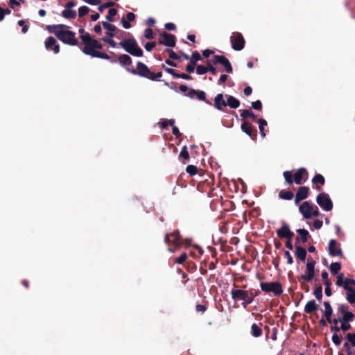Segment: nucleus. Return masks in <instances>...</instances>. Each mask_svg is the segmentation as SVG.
<instances>
[{
    "label": "nucleus",
    "mask_w": 355,
    "mask_h": 355,
    "mask_svg": "<svg viewBox=\"0 0 355 355\" xmlns=\"http://www.w3.org/2000/svg\"><path fill=\"white\" fill-rule=\"evenodd\" d=\"M332 341L335 345L339 346L342 343L340 336H339L338 333H333Z\"/></svg>",
    "instance_id": "09e8293b"
},
{
    "label": "nucleus",
    "mask_w": 355,
    "mask_h": 355,
    "mask_svg": "<svg viewBox=\"0 0 355 355\" xmlns=\"http://www.w3.org/2000/svg\"><path fill=\"white\" fill-rule=\"evenodd\" d=\"M69 26L64 24L48 25L46 29L49 33L55 34L57 38L63 43L76 46L78 40L76 38L75 33L68 30Z\"/></svg>",
    "instance_id": "f257e3e1"
},
{
    "label": "nucleus",
    "mask_w": 355,
    "mask_h": 355,
    "mask_svg": "<svg viewBox=\"0 0 355 355\" xmlns=\"http://www.w3.org/2000/svg\"><path fill=\"white\" fill-rule=\"evenodd\" d=\"M95 55L98 58L105 59L109 60L111 63H116L117 60L114 58H112L110 55L103 53H96Z\"/></svg>",
    "instance_id": "4c0bfd02"
},
{
    "label": "nucleus",
    "mask_w": 355,
    "mask_h": 355,
    "mask_svg": "<svg viewBox=\"0 0 355 355\" xmlns=\"http://www.w3.org/2000/svg\"><path fill=\"white\" fill-rule=\"evenodd\" d=\"M119 46L132 56L142 57L144 55L143 50L139 46L137 40L134 37H130L122 40L119 43Z\"/></svg>",
    "instance_id": "39448f33"
},
{
    "label": "nucleus",
    "mask_w": 355,
    "mask_h": 355,
    "mask_svg": "<svg viewBox=\"0 0 355 355\" xmlns=\"http://www.w3.org/2000/svg\"><path fill=\"white\" fill-rule=\"evenodd\" d=\"M318 305L314 300H309L307 302L304 306V311L306 313L311 314L318 310Z\"/></svg>",
    "instance_id": "c756f323"
},
{
    "label": "nucleus",
    "mask_w": 355,
    "mask_h": 355,
    "mask_svg": "<svg viewBox=\"0 0 355 355\" xmlns=\"http://www.w3.org/2000/svg\"><path fill=\"white\" fill-rule=\"evenodd\" d=\"M232 47L235 51H241L245 44V41L242 34L239 32H233L230 37Z\"/></svg>",
    "instance_id": "9b49d317"
},
{
    "label": "nucleus",
    "mask_w": 355,
    "mask_h": 355,
    "mask_svg": "<svg viewBox=\"0 0 355 355\" xmlns=\"http://www.w3.org/2000/svg\"><path fill=\"white\" fill-rule=\"evenodd\" d=\"M283 175L288 184L291 185L295 182L296 184L300 185L308 179L309 173L306 168H300L295 171L294 175L292 171H286L283 173Z\"/></svg>",
    "instance_id": "20e7f679"
},
{
    "label": "nucleus",
    "mask_w": 355,
    "mask_h": 355,
    "mask_svg": "<svg viewBox=\"0 0 355 355\" xmlns=\"http://www.w3.org/2000/svg\"><path fill=\"white\" fill-rule=\"evenodd\" d=\"M314 296L315 297V298L319 301L320 302L321 300H322V288L321 286H319L318 287L315 288V291H314Z\"/></svg>",
    "instance_id": "37998d69"
},
{
    "label": "nucleus",
    "mask_w": 355,
    "mask_h": 355,
    "mask_svg": "<svg viewBox=\"0 0 355 355\" xmlns=\"http://www.w3.org/2000/svg\"><path fill=\"white\" fill-rule=\"evenodd\" d=\"M333 320H336V322L333 323L334 325L330 327V331L332 333H338L340 331V327L338 326V322H340V318H334Z\"/></svg>",
    "instance_id": "a19ab883"
},
{
    "label": "nucleus",
    "mask_w": 355,
    "mask_h": 355,
    "mask_svg": "<svg viewBox=\"0 0 355 355\" xmlns=\"http://www.w3.org/2000/svg\"><path fill=\"white\" fill-rule=\"evenodd\" d=\"M336 284L338 286L343 287V288L345 289V285L351 284L352 286H355V280L354 279H348V278H346L345 279H344L343 273H340L337 276Z\"/></svg>",
    "instance_id": "5701e85b"
},
{
    "label": "nucleus",
    "mask_w": 355,
    "mask_h": 355,
    "mask_svg": "<svg viewBox=\"0 0 355 355\" xmlns=\"http://www.w3.org/2000/svg\"><path fill=\"white\" fill-rule=\"evenodd\" d=\"M160 37L162 40H159L158 43L169 47H174L175 46V36L174 35L162 32L160 33Z\"/></svg>",
    "instance_id": "2eb2a0df"
},
{
    "label": "nucleus",
    "mask_w": 355,
    "mask_h": 355,
    "mask_svg": "<svg viewBox=\"0 0 355 355\" xmlns=\"http://www.w3.org/2000/svg\"><path fill=\"white\" fill-rule=\"evenodd\" d=\"M179 156H180V157H183V158H184V159H189V153H188L187 148V146H184L182 148V150H181V151H180V153Z\"/></svg>",
    "instance_id": "6e6d98bb"
},
{
    "label": "nucleus",
    "mask_w": 355,
    "mask_h": 355,
    "mask_svg": "<svg viewBox=\"0 0 355 355\" xmlns=\"http://www.w3.org/2000/svg\"><path fill=\"white\" fill-rule=\"evenodd\" d=\"M207 307L204 304H197L196 306V310L197 312L204 313L207 311Z\"/></svg>",
    "instance_id": "774afa93"
},
{
    "label": "nucleus",
    "mask_w": 355,
    "mask_h": 355,
    "mask_svg": "<svg viewBox=\"0 0 355 355\" xmlns=\"http://www.w3.org/2000/svg\"><path fill=\"white\" fill-rule=\"evenodd\" d=\"M312 183L316 185L315 189L318 191H320L321 186L325 183L324 178L321 174H316L312 179Z\"/></svg>",
    "instance_id": "cd10ccee"
},
{
    "label": "nucleus",
    "mask_w": 355,
    "mask_h": 355,
    "mask_svg": "<svg viewBox=\"0 0 355 355\" xmlns=\"http://www.w3.org/2000/svg\"><path fill=\"white\" fill-rule=\"evenodd\" d=\"M114 3L112 2V1H108L107 3H105L102 5H100L98 7V10L99 12H103V10L105 9V8H110V7H112L113 6H114Z\"/></svg>",
    "instance_id": "8fccbe9b"
},
{
    "label": "nucleus",
    "mask_w": 355,
    "mask_h": 355,
    "mask_svg": "<svg viewBox=\"0 0 355 355\" xmlns=\"http://www.w3.org/2000/svg\"><path fill=\"white\" fill-rule=\"evenodd\" d=\"M144 37L148 40H152L155 37V34L152 28H148L145 30Z\"/></svg>",
    "instance_id": "603ef678"
},
{
    "label": "nucleus",
    "mask_w": 355,
    "mask_h": 355,
    "mask_svg": "<svg viewBox=\"0 0 355 355\" xmlns=\"http://www.w3.org/2000/svg\"><path fill=\"white\" fill-rule=\"evenodd\" d=\"M186 171L190 175H194L198 173V168L194 165H188L186 168Z\"/></svg>",
    "instance_id": "49530a36"
},
{
    "label": "nucleus",
    "mask_w": 355,
    "mask_h": 355,
    "mask_svg": "<svg viewBox=\"0 0 355 355\" xmlns=\"http://www.w3.org/2000/svg\"><path fill=\"white\" fill-rule=\"evenodd\" d=\"M260 130V135L262 137H265L264 127L267 125V121L263 119H259L257 121Z\"/></svg>",
    "instance_id": "e433bc0d"
},
{
    "label": "nucleus",
    "mask_w": 355,
    "mask_h": 355,
    "mask_svg": "<svg viewBox=\"0 0 355 355\" xmlns=\"http://www.w3.org/2000/svg\"><path fill=\"white\" fill-rule=\"evenodd\" d=\"M250 334L252 336L258 338L262 335L263 331L258 324L254 323L251 326Z\"/></svg>",
    "instance_id": "7c9ffc66"
},
{
    "label": "nucleus",
    "mask_w": 355,
    "mask_h": 355,
    "mask_svg": "<svg viewBox=\"0 0 355 355\" xmlns=\"http://www.w3.org/2000/svg\"><path fill=\"white\" fill-rule=\"evenodd\" d=\"M80 37L84 45L82 51L85 54L96 58V53H103V52L96 51V49H102L103 45L96 39L92 38L89 33L80 35Z\"/></svg>",
    "instance_id": "f03ea898"
},
{
    "label": "nucleus",
    "mask_w": 355,
    "mask_h": 355,
    "mask_svg": "<svg viewBox=\"0 0 355 355\" xmlns=\"http://www.w3.org/2000/svg\"><path fill=\"white\" fill-rule=\"evenodd\" d=\"M166 51L168 53V56L171 59L173 60H180V57L175 53L172 49H166Z\"/></svg>",
    "instance_id": "864d4df0"
},
{
    "label": "nucleus",
    "mask_w": 355,
    "mask_h": 355,
    "mask_svg": "<svg viewBox=\"0 0 355 355\" xmlns=\"http://www.w3.org/2000/svg\"><path fill=\"white\" fill-rule=\"evenodd\" d=\"M351 284L345 285V290L347 291L346 299L350 304L355 303V286L352 287Z\"/></svg>",
    "instance_id": "393cba45"
},
{
    "label": "nucleus",
    "mask_w": 355,
    "mask_h": 355,
    "mask_svg": "<svg viewBox=\"0 0 355 355\" xmlns=\"http://www.w3.org/2000/svg\"><path fill=\"white\" fill-rule=\"evenodd\" d=\"M241 116L243 119L250 117L253 121L257 119L256 115L250 110H243L241 113Z\"/></svg>",
    "instance_id": "c9c22d12"
},
{
    "label": "nucleus",
    "mask_w": 355,
    "mask_h": 355,
    "mask_svg": "<svg viewBox=\"0 0 355 355\" xmlns=\"http://www.w3.org/2000/svg\"><path fill=\"white\" fill-rule=\"evenodd\" d=\"M213 64H220L224 67L225 71L227 73H232L233 69L229 60L224 55H215L213 57Z\"/></svg>",
    "instance_id": "ddd939ff"
},
{
    "label": "nucleus",
    "mask_w": 355,
    "mask_h": 355,
    "mask_svg": "<svg viewBox=\"0 0 355 355\" xmlns=\"http://www.w3.org/2000/svg\"><path fill=\"white\" fill-rule=\"evenodd\" d=\"M316 202L324 211H329L333 209V202L329 196L324 193H320L316 196Z\"/></svg>",
    "instance_id": "9d476101"
},
{
    "label": "nucleus",
    "mask_w": 355,
    "mask_h": 355,
    "mask_svg": "<svg viewBox=\"0 0 355 355\" xmlns=\"http://www.w3.org/2000/svg\"><path fill=\"white\" fill-rule=\"evenodd\" d=\"M341 268V263L339 262H334L331 263L329 266L330 272L332 275H336L338 274V271Z\"/></svg>",
    "instance_id": "f704fd0d"
},
{
    "label": "nucleus",
    "mask_w": 355,
    "mask_h": 355,
    "mask_svg": "<svg viewBox=\"0 0 355 355\" xmlns=\"http://www.w3.org/2000/svg\"><path fill=\"white\" fill-rule=\"evenodd\" d=\"M185 96L191 98H194V96H196V98L198 100L204 101L207 104L211 105V103L209 101L207 100L205 92L202 90H196L191 88L189 89L187 94H185Z\"/></svg>",
    "instance_id": "f3484780"
},
{
    "label": "nucleus",
    "mask_w": 355,
    "mask_h": 355,
    "mask_svg": "<svg viewBox=\"0 0 355 355\" xmlns=\"http://www.w3.org/2000/svg\"><path fill=\"white\" fill-rule=\"evenodd\" d=\"M252 107L257 110H261L262 103L259 100H257L252 103Z\"/></svg>",
    "instance_id": "e2e57ef3"
},
{
    "label": "nucleus",
    "mask_w": 355,
    "mask_h": 355,
    "mask_svg": "<svg viewBox=\"0 0 355 355\" xmlns=\"http://www.w3.org/2000/svg\"><path fill=\"white\" fill-rule=\"evenodd\" d=\"M354 314L352 312L349 311L345 314L342 318H340V322H352L354 318Z\"/></svg>",
    "instance_id": "ea45409f"
},
{
    "label": "nucleus",
    "mask_w": 355,
    "mask_h": 355,
    "mask_svg": "<svg viewBox=\"0 0 355 355\" xmlns=\"http://www.w3.org/2000/svg\"><path fill=\"white\" fill-rule=\"evenodd\" d=\"M352 328V325L349 322H340V329L343 332L349 330Z\"/></svg>",
    "instance_id": "3c124183"
},
{
    "label": "nucleus",
    "mask_w": 355,
    "mask_h": 355,
    "mask_svg": "<svg viewBox=\"0 0 355 355\" xmlns=\"http://www.w3.org/2000/svg\"><path fill=\"white\" fill-rule=\"evenodd\" d=\"M309 188L305 186L300 187L295 196V204L298 205L300 202L306 199L309 196Z\"/></svg>",
    "instance_id": "a211bd4d"
},
{
    "label": "nucleus",
    "mask_w": 355,
    "mask_h": 355,
    "mask_svg": "<svg viewBox=\"0 0 355 355\" xmlns=\"http://www.w3.org/2000/svg\"><path fill=\"white\" fill-rule=\"evenodd\" d=\"M232 298L235 300H243L242 306L245 309L248 304H251L254 300L256 295H254L249 291H244L241 289H232L231 291Z\"/></svg>",
    "instance_id": "423d86ee"
},
{
    "label": "nucleus",
    "mask_w": 355,
    "mask_h": 355,
    "mask_svg": "<svg viewBox=\"0 0 355 355\" xmlns=\"http://www.w3.org/2000/svg\"><path fill=\"white\" fill-rule=\"evenodd\" d=\"M112 37H109L108 36H105L101 40L108 44L110 46L115 48L119 44H117L114 40L112 39Z\"/></svg>",
    "instance_id": "c03bdc74"
},
{
    "label": "nucleus",
    "mask_w": 355,
    "mask_h": 355,
    "mask_svg": "<svg viewBox=\"0 0 355 355\" xmlns=\"http://www.w3.org/2000/svg\"><path fill=\"white\" fill-rule=\"evenodd\" d=\"M89 12V8L86 6H83L78 9V16L79 17H83L85 15H87Z\"/></svg>",
    "instance_id": "a18cd8bd"
},
{
    "label": "nucleus",
    "mask_w": 355,
    "mask_h": 355,
    "mask_svg": "<svg viewBox=\"0 0 355 355\" xmlns=\"http://www.w3.org/2000/svg\"><path fill=\"white\" fill-rule=\"evenodd\" d=\"M312 209L313 204L309 201H304L299 206V211L304 219H310L312 218Z\"/></svg>",
    "instance_id": "dca6fc26"
},
{
    "label": "nucleus",
    "mask_w": 355,
    "mask_h": 355,
    "mask_svg": "<svg viewBox=\"0 0 355 355\" xmlns=\"http://www.w3.org/2000/svg\"><path fill=\"white\" fill-rule=\"evenodd\" d=\"M207 71L211 72L213 75L216 74V68L213 67V65L211 64V62L209 60L207 61Z\"/></svg>",
    "instance_id": "052dcab7"
},
{
    "label": "nucleus",
    "mask_w": 355,
    "mask_h": 355,
    "mask_svg": "<svg viewBox=\"0 0 355 355\" xmlns=\"http://www.w3.org/2000/svg\"><path fill=\"white\" fill-rule=\"evenodd\" d=\"M156 46V43L155 42H147L144 47H145V49L147 51H151Z\"/></svg>",
    "instance_id": "69168bd1"
},
{
    "label": "nucleus",
    "mask_w": 355,
    "mask_h": 355,
    "mask_svg": "<svg viewBox=\"0 0 355 355\" xmlns=\"http://www.w3.org/2000/svg\"><path fill=\"white\" fill-rule=\"evenodd\" d=\"M316 261L311 257L308 258L307 263L306 264V272L298 277V280H304L306 282H311L315 277V266Z\"/></svg>",
    "instance_id": "6e6552de"
},
{
    "label": "nucleus",
    "mask_w": 355,
    "mask_h": 355,
    "mask_svg": "<svg viewBox=\"0 0 355 355\" xmlns=\"http://www.w3.org/2000/svg\"><path fill=\"white\" fill-rule=\"evenodd\" d=\"M62 16L63 17H64L65 19H73L76 17V10H71V9L65 8L62 12Z\"/></svg>",
    "instance_id": "473e14b6"
},
{
    "label": "nucleus",
    "mask_w": 355,
    "mask_h": 355,
    "mask_svg": "<svg viewBox=\"0 0 355 355\" xmlns=\"http://www.w3.org/2000/svg\"><path fill=\"white\" fill-rule=\"evenodd\" d=\"M118 62L123 67H125V69L127 68H130L129 67L132 65V58L127 54H121L118 56L117 59Z\"/></svg>",
    "instance_id": "a878e982"
},
{
    "label": "nucleus",
    "mask_w": 355,
    "mask_h": 355,
    "mask_svg": "<svg viewBox=\"0 0 355 355\" xmlns=\"http://www.w3.org/2000/svg\"><path fill=\"white\" fill-rule=\"evenodd\" d=\"M295 254L297 259L301 261H304L306 258L307 253L306 250L304 248L300 245H296Z\"/></svg>",
    "instance_id": "bb28decb"
},
{
    "label": "nucleus",
    "mask_w": 355,
    "mask_h": 355,
    "mask_svg": "<svg viewBox=\"0 0 355 355\" xmlns=\"http://www.w3.org/2000/svg\"><path fill=\"white\" fill-rule=\"evenodd\" d=\"M214 106L216 109L220 111L223 110V107L227 106L226 101L224 100L223 94H218L214 98Z\"/></svg>",
    "instance_id": "b1692460"
},
{
    "label": "nucleus",
    "mask_w": 355,
    "mask_h": 355,
    "mask_svg": "<svg viewBox=\"0 0 355 355\" xmlns=\"http://www.w3.org/2000/svg\"><path fill=\"white\" fill-rule=\"evenodd\" d=\"M297 232L300 236V239L303 243L308 241V238L310 236L309 232L305 229H298Z\"/></svg>",
    "instance_id": "72a5a7b5"
},
{
    "label": "nucleus",
    "mask_w": 355,
    "mask_h": 355,
    "mask_svg": "<svg viewBox=\"0 0 355 355\" xmlns=\"http://www.w3.org/2000/svg\"><path fill=\"white\" fill-rule=\"evenodd\" d=\"M103 27L106 29L107 31L105 33L106 36L109 37H113L116 35L117 33H123L122 31L119 30L116 26L108 23L107 21H102Z\"/></svg>",
    "instance_id": "aec40b11"
},
{
    "label": "nucleus",
    "mask_w": 355,
    "mask_h": 355,
    "mask_svg": "<svg viewBox=\"0 0 355 355\" xmlns=\"http://www.w3.org/2000/svg\"><path fill=\"white\" fill-rule=\"evenodd\" d=\"M323 305L324 306V311L323 313H324V315L327 321L329 323H336V320H332V318H331V315L333 313V309L330 304V302L328 301H325L323 302Z\"/></svg>",
    "instance_id": "4be33fe9"
},
{
    "label": "nucleus",
    "mask_w": 355,
    "mask_h": 355,
    "mask_svg": "<svg viewBox=\"0 0 355 355\" xmlns=\"http://www.w3.org/2000/svg\"><path fill=\"white\" fill-rule=\"evenodd\" d=\"M164 243L167 245L172 244L175 247H180V245H182L183 244H185L186 245H189L190 240L184 239V241H182L180 232H179V230H176L171 234L166 233L165 234Z\"/></svg>",
    "instance_id": "0eeeda50"
},
{
    "label": "nucleus",
    "mask_w": 355,
    "mask_h": 355,
    "mask_svg": "<svg viewBox=\"0 0 355 355\" xmlns=\"http://www.w3.org/2000/svg\"><path fill=\"white\" fill-rule=\"evenodd\" d=\"M241 128L242 131L248 135L252 139L255 140L257 139V129L249 121L244 120L241 125Z\"/></svg>",
    "instance_id": "4468645a"
},
{
    "label": "nucleus",
    "mask_w": 355,
    "mask_h": 355,
    "mask_svg": "<svg viewBox=\"0 0 355 355\" xmlns=\"http://www.w3.org/2000/svg\"><path fill=\"white\" fill-rule=\"evenodd\" d=\"M24 3V0H9V6L14 9L15 6H19L20 3Z\"/></svg>",
    "instance_id": "13d9d810"
},
{
    "label": "nucleus",
    "mask_w": 355,
    "mask_h": 355,
    "mask_svg": "<svg viewBox=\"0 0 355 355\" xmlns=\"http://www.w3.org/2000/svg\"><path fill=\"white\" fill-rule=\"evenodd\" d=\"M260 287L263 291L272 292L275 296H279L283 293L282 285L279 282H261Z\"/></svg>",
    "instance_id": "1a4fd4ad"
},
{
    "label": "nucleus",
    "mask_w": 355,
    "mask_h": 355,
    "mask_svg": "<svg viewBox=\"0 0 355 355\" xmlns=\"http://www.w3.org/2000/svg\"><path fill=\"white\" fill-rule=\"evenodd\" d=\"M227 98L226 104L227 106L228 105L230 108L236 109L238 108L240 105V101L235 97L230 96V95H225Z\"/></svg>",
    "instance_id": "c85d7f7f"
},
{
    "label": "nucleus",
    "mask_w": 355,
    "mask_h": 355,
    "mask_svg": "<svg viewBox=\"0 0 355 355\" xmlns=\"http://www.w3.org/2000/svg\"><path fill=\"white\" fill-rule=\"evenodd\" d=\"M45 47L47 50H52L55 53L60 51V45L57 44L56 40L53 37H49L45 41Z\"/></svg>",
    "instance_id": "412c9836"
},
{
    "label": "nucleus",
    "mask_w": 355,
    "mask_h": 355,
    "mask_svg": "<svg viewBox=\"0 0 355 355\" xmlns=\"http://www.w3.org/2000/svg\"><path fill=\"white\" fill-rule=\"evenodd\" d=\"M294 197L291 191L282 189L279 192V198L286 200H291Z\"/></svg>",
    "instance_id": "2f4dec72"
},
{
    "label": "nucleus",
    "mask_w": 355,
    "mask_h": 355,
    "mask_svg": "<svg viewBox=\"0 0 355 355\" xmlns=\"http://www.w3.org/2000/svg\"><path fill=\"white\" fill-rule=\"evenodd\" d=\"M338 312L343 315L349 312V306L347 304H339L338 308Z\"/></svg>",
    "instance_id": "de8ad7c7"
},
{
    "label": "nucleus",
    "mask_w": 355,
    "mask_h": 355,
    "mask_svg": "<svg viewBox=\"0 0 355 355\" xmlns=\"http://www.w3.org/2000/svg\"><path fill=\"white\" fill-rule=\"evenodd\" d=\"M355 334L354 333H347L346 334L347 343H349L352 347H355Z\"/></svg>",
    "instance_id": "79ce46f5"
},
{
    "label": "nucleus",
    "mask_w": 355,
    "mask_h": 355,
    "mask_svg": "<svg viewBox=\"0 0 355 355\" xmlns=\"http://www.w3.org/2000/svg\"><path fill=\"white\" fill-rule=\"evenodd\" d=\"M187 259V253L183 252L179 257L175 259V262L178 264H182L186 261Z\"/></svg>",
    "instance_id": "4d7b16f0"
},
{
    "label": "nucleus",
    "mask_w": 355,
    "mask_h": 355,
    "mask_svg": "<svg viewBox=\"0 0 355 355\" xmlns=\"http://www.w3.org/2000/svg\"><path fill=\"white\" fill-rule=\"evenodd\" d=\"M117 14V10L115 8H110L108 10V14L106 16V19L110 22H113L114 21V17Z\"/></svg>",
    "instance_id": "58836bf2"
},
{
    "label": "nucleus",
    "mask_w": 355,
    "mask_h": 355,
    "mask_svg": "<svg viewBox=\"0 0 355 355\" xmlns=\"http://www.w3.org/2000/svg\"><path fill=\"white\" fill-rule=\"evenodd\" d=\"M162 68L168 73L171 74L173 76V78H175L177 77V75H178V72L172 69V68H168V67H166L164 64H162Z\"/></svg>",
    "instance_id": "5fc2aeb1"
},
{
    "label": "nucleus",
    "mask_w": 355,
    "mask_h": 355,
    "mask_svg": "<svg viewBox=\"0 0 355 355\" xmlns=\"http://www.w3.org/2000/svg\"><path fill=\"white\" fill-rule=\"evenodd\" d=\"M189 59H191V60H193L194 61L198 62V61L202 60V57H201L200 54L197 51H196L193 52L191 57V58L189 57Z\"/></svg>",
    "instance_id": "0e129e2a"
},
{
    "label": "nucleus",
    "mask_w": 355,
    "mask_h": 355,
    "mask_svg": "<svg viewBox=\"0 0 355 355\" xmlns=\"http://www.w3.org/2000/svg\"><path fill=\"white\" fill-rule=\"evenodd\" d=\"M328 252L332 257H343V252L340 244L334 239H331L328 245Z\"/></svg>",
    "instance_id": "f8f14e48"
},
{
    "label": "nucleus",
    "mask_w": 355,
    "mask_h": 355,
    "mask_svg": "<svg viewBox=\"0 0 355 355\" xmlns=\"http://www.w3.org/2000/svg\"><path fill=\"white\" fill-rule=\"evenodd\" d=\"M351 347H352V345L349 343H347V342L344 343L343 347H344L345 350L346 351L347 355H352V352Z\"/></svg>",
    "instance_id": "338daca9"
},
{
    "label": "nucleus",
    "mask_w": 355,
    "mask_h": 355,
    "mask_svg": "<svg viewBox=\"0 0 355 355\" xmlns=\"http://www.w3.org/2000/svg\"><path fill=\"white\" fill-rule=\"evenodd\" d=\"M126 71L131 73L132 74L137 75L153 81H159L160 80L159 78L162 76V73L161 71L153 73L149 69L147 65L140 61L137 62L136 69H134L133 67L127 68Z\"/></svg>",
    "instance_id": "7ed1b4c3"
},
{
    "label": "nucleus",
    "mask_w": 355,
    "mask_h": 355,
    "mask_svg": "<svg viewBox=\"0 0 355 355\" xmlns=\"http://www.w3.org/2000/svg\"><path fill=\"white\" fill-rule=\"evenodd\" d=\"M284 255L285 258H286L287 263L288 265H291V264L293 263V257H292L291 253L288 251H284Z\"/></svg>",
    "instance_id": "680f3d73"
},
{
    "label": "nucleus",
    "mask_w": 355,
    "mask_h": 355,
    "mask_svg": "<svg viewBox=\"0 0 355 355\" xmlns=\"http://www.w3.org/2000/svg\"><path fill=\"white\" fill-rule=\"evenodd\" d=\"M207 72V67L203 65H198L196 67V73L198 75H203Z\"/></svg>",
    "instance_id": "bf43d9fd"
},
{
    "label": "nucleus",
    "mask_w": 355,
    "mask_h": 355,
    "mask_svg": "<svg viewBox=\"0 0 355 355\" xmlns=\"http://www.w3.org/2000/svg\"><path fill=\"white\" fill-rule=\"evenodd\" d=\"M277 236L281 239H292L294 234L291 231L289 225L287 223H284L282 227L277 230Z\"/></svg>",
    "instance_id": "6ab92c4d"
}]
</instances>
